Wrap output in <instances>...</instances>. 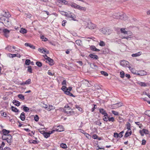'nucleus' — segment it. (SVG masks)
Returning a JSON list of instances; mask_svg holds the SVG:
<instances>
[{"label":"nucleus","instance_id":"41","mask_svg":"<svg viewBox=\"0 0 150 150\" xmlns=\"http://www.w3.org/2000/svg\"><path fill=\"white\" fill-rule=\"evenodd\" d=\"M81 41L80 40H77L76 41V44L78 45H80Z\"/></svg>","mask_w":150,"mask_h":150},{"label":"nucleus","instance_id":"26","mask_svg":"<svg viewBox=\"0 0 150 150\" xmlns=\"http://www.w3.org/2000/svg\"><path fill=\"white\" fill-rule=\"evenodd\" d=\"M13 103L15 105L17 106H19L20 105V103L18 101L16 100H13Z\"/></svg>","mask_w":150,"mask_h":150},{"label":"nucleus","instance_id":"36","mask_svg":"<svg viewBox=\"0 0 150 150\" xmlns=\"http://www.w3.org/2000/svg\"><path fill=\"white\" fill-rule=\"evenodd\" d=\"M24 15L25 17L28 18H30L32 16L30 14L28 13H25Z\"/></svg>","mask_w":150,"mask_h":150},{"label":"nucleus","instance_id":"22","mask_svg":"<svg viewBox=\"0 0 150 150\" xmlns=\"http://www.w3.org/2000/svg\"><path fill=\"white\" fill-rule=\"evenodd\" d=\"M104 93L106 97L105 99V100H104V103L107 102L108 100V93L106 91H105L104 92Z\"/></svg>","mask_w":150,"mask_h":150},{"label":"nucleus","instance_id":"20","mask_svg":"<svg viewBox=\"0 0 150 150\" xmlns=\"http://www.w3.org/2000/svg\"><path fill=\"white\" fill-rule=\"evenodd\" d=\"M69 6H71L72 7L76 8L78 5L74 3H70L68 4Z\"/></svg>","mask_w":150,"mask_h":150},{"label":"nucleus","instance_id":"6","mask_svg":"<svg viewBox=\"0 0 150 150\" xmlns=\"http://www.w3.org/2000/svg\"><path fill=\"white\" fill-rule=\"evenodd\" d=\"M55 129V131H57V132H60L62 131L63 130V127L62 125H59L57 126L56 127H54Z\"/></svg>","mask_w":150,"mask_h":150},{"label":"nucleus","instance_id":"4","mask_svg":"<svg viewBox=\"0 0 150 150\" xmlns=\"http://www.w3.org/2000/svg\"><path fill=\"white\" fill-rule=\"evenodd\" d=\"M2 138L3 140H6L8 144L11 143L12 142V137L10 134H8L5 136H2Z\"/></svg>","mask_w":150,"mask_h":150},{"label":"nucleus","instance_id":"42","mask_svg":"<svg viewBox=\"0 0 150 150\" xmlns=\"http://www.w3.org/2000/svg\"><path fill=\"white\" fill-rule=\"evenodd\" d=\"M109 52V50L107 48H105V50H104V54L108 53Z\"/></svg>","mask_w":150,"mask_h":150},{"label":"nucleus","instance_id":"47","mask_svg":"<svg viewBox=\"0 0 150 150\" xmlns=\"http://www.w3.org/2000/svg\"><path fill=\"white\" fill-rule=\"evenodd\" d=\"M9 57H10L13 58V57H16V54H9Z\"/></svg>","mask_w":150,"mask_h":150},{"label":"nucleus","instance_id":"35","mask_svg":"<svg viewBox=\"0 0 150 150\" xmlns=\"http://www.w3.org/2000/svg\"><path fill=\"white\" fill-rule=\"evenodd\" d=\"M28 71L30 73H32V67L30 66H28Z\"/></svg>","mask_w":150,"mask_h":150},{"label":"nucleus","instance_id":"45","mask_svg":"<svg viewBox=\"0 0 150 150\" xmlns=\"http://www.w3.org/2000/svg\"><path fill=\"white\" fill-rule=\"evenodd\" d=\"M112 112L114 115H119V113L116 111L112 110Z\"/></svg>","mask_w":150,"mask_h":150},{"label":"nucleus","instance_id":"12","mask_svg":"<svg viewBox=\"0 0 150 150\" xmlns=\"http://www.w3.org/2000/svg\"><path fill=\"white\" fill-rule=\"evenodd\" d=\"M121 32L122 33H124V34H129V36H131L132 35V33L130 31H126L125 30V28H121L120 29Z\"/></svg>","mask_w":150,"mask_h":150},{"label":"nucleus","instance_id":"51","mask_svg":"<svg viewBox=\"0 0 150 150\" xmlns=\"http://www.w3.org/2000/svg\"><path fill=\"white\" fill-rule=\"evenodd\" d=\"M49 105V107H50V109H49V110H50V111L54 109L55 108V107L54 106H53L52 105Z\"/></svg>","mask_w":150,"mask_h":150},{"label":"nucleus","instance_id":"54","mask_svg":"<svg viewBox=\"0 0 150 150\" xmlns=\"http://www.w3.org/2000/svg\"><path fill=\"white\" fill-rule=\"evenodd\" d=\"M67 22V21L66 20L63 21L62 22V25L63 26H65Z\"/></svg>","mask_w":150,"mask_h":150},{"label":"nucleus","instance_id":"19","mask_svg":"<svg viewBox=\"0 0 150 150\" xmlns=\"http://www.w3.org/2000/svg\"><path fill=\"white\" fill-rule=\"evenodd\" d=\"M20 117L21 120L23 121L25 120V113L23 112L21 113L20 115Z\"/></svg>","mask_w":150,"mask_h":150},{"label":"nucleus","instance_id":"57","mask_svg":"<svg viewBox=\"0 0 150 150\" xmlns=\"http://www.w3.org/2000/svg\"><path fill=\"white\" fill-rule=\"evenodd\" d=\"M31 143L34 144H37L38 143V142L37 141L35 140H33L32 141V142Z\"/></svg>","mask_w":150,"mask_h":150},{"label":"nucleus","instance_id":"3","mask_svg":"<svg viewBox=\"0 0 150 150\" xmlns=\"http://www.w3.org/2000/svg\"><path fill=\"white\" fill-rule=\"evenodd\" d=\"M64 15L68 18H71V20L74 21H76L75 19L76 18V16L72 13L68 11L67 12H64Z\"/></svg>","mask_w":150,"mask_h":150},{"label":"nucleus","instance_id":"46","mask_svg":"<svg viewBox=\"0 0 150 150\" xmlns=\"http://www.w3.org/2000/svg\"><path fill=\"white\" fill-rule=\"evenodd\" d=\"M38 50L42 53H43V52H46V50H44L43 48H39Z\"/></svg>","mask_w":150,"mask_h":150},{"label":"nucleus","instance_id":"13","mask_svg":"<svg viewBox=\"0 0 150 150\" xmlns=\"http://www.w3.org/2000/svg\"><path fill=\"white\" fill-rule=\"evenodd\" d=\"M137 83L141 87H146L147 86L148 84L144 82L139 81L137 82Z\"/></svg>","mask_w":150,"mask_h":150},{"label":"nucleus","instance_id":"16","mask_svg":"<svg viewBox=\"0 0 150 150\" xmlns=\"http://www.w3.org/2000/svg\"><path fill=\"white\" fill-rule=\"evenodd\" d=\"M2 132L4 134L3 136H5L8 135V134L10 132V131L9 130H6L5 129H3L2 130Z\"/></svg>","mask_w":150,"mask_h":150},{"label":"nucleus","instance_id":"62","mask_svg":"<svg viewBox=\"0 0 150 150\" xmlns=\"http://www.w3.org/2000/svg\"><path fill=\"white\" fill-rule=\"evenodd\" d=\"M114 136L115 137L118 138V134L117 133H115Z\"/></svg>","mask_w":150,"mask_h":150},{"label":"nucleus","instance_id":"40","mask_svg":"<svg viewBox=\"0 0 150 150\" xmlns=\"http://www.w3.org/2000/svg\"><path fill=\"white\" fill-rule=\"evenodd\" d=\"M30 63V59H26L25 61V64L27 65H29Z\"/></svg>","mask_w":150,"mask_h":150},{"label":"nucleus","instance_id":"31","mask_svg":"<svg viewBox=\"0 0 150 150\" xmlns=\"http://www.w3.org/2000/svg\"><path fill=\"white\" fill-rule=\"evenodd\" d=\"M18 97L21 100H24L25 99L24 96L22 94H18Z\"/></svg>","mask_w":150,"mask_h":150},{"label":"nucleus","instance_id":"50","mask_svg":"<svg viewBox=\"0 0 150 150\" xmlns=\"http://www.w3.org/2000/svg\"><path fill=\"white\" fill-rule=\"evenodd\" d=\"M76 108H77L79 111H82V108L80 107L79 105H76Z\"/></svg>","mask_w":150,"mask_h":150},{"label":"nucleus","instance_id":"33","mask_svg":"<svg viewBox=\"0 0 150 150\" xmlns=\"http://www.w3.org/2000/svg\"><path fill=\"white\" fill-rule=\"evenodd\" d=\"M22 107H23V109L24 111L27 112L29 111V108L28 107L24 105H23Z\"/></svg>","mask_w":150,"mask_h":150},{"label":"nucleus","instance_id":"28","mask_svg":"<svg viewBox=\"0 0 150 150\" xmlns=\"http://www.w3.org/2000/svg\"><path fill=\"white\" fill-rule=\"evenodd\" d=\"M129 131H127L126 132L125 135V137H128L132 133V131L131 130Z\"/></svg>","mask_w":150,"mask_h":150},{"label":"nucleus","instance_id":"63","mask_svg":"<svg viewBox=\"0 0 150 150\" xmlns=\"http://www.w3.org/2000/svg\"><path fill=\"white\" fill-rule=\"evenodd\" d=\"M47 74L50 75L51 76H53L54 75V74L52 73L49 70L47 72Z\"/></svg>","mask_w":150,"mask_h":150},{"label":"nucleus","instance_id":"11","mask_svg":"<svg viewBox=\"0 0 150 150\" xmlns=\"http://www.w3.org/2000/svg\"><path fill=\"white\" fill-rule=\"evenodd\" d=\"M122 103H118L112 105L111 107L113 109H115L120 107L122 105Z\"/></svg>","mask_w":150,"mask_h":150},{"label":"nucleus","instance_id":"55","mask_svg":"<svg viewBox=\"0 0 150 150\" xmlns=\"http://www.w3.org/2000/svg\"><path fill=\"white\" fill-rule=\"evenodd\" d=\"M132 72V73L134 74H136V73L135 72V71L133 69V68H130V69H129Z\"/></svg>","mask_w":150,"mask_h":150},{"label":"nucleus","instance_id":"23","mask_svg":"<svg viewBox=\"0 0 150 150\" xmlns=\"http://www.w3.org/2000/svg\"><path fill=\"white\" fill-rule=\"evenodd\" d=\"M64 93L66 95H69L70 96L74 97H75V96L72 93H70V91H65Z\"/></svg>","mask_w":150,"mask_h":150},{"label":"nucleus","instance_id":"38","mask_svg":"<svg viewBox=\"0 0 150 150\" xmlns=\"http://www.w3.org/2000/svg\"><path fill=\"white\" fill-rule=\"evenodd\" d=\"M31 79H29L28 80H26L25 82V84H29L31 83Z\"/></svg>","mask_w":150,"mask_h":150},{"label":"nucleus","instance_id":"14","mask_svg":"<svg viewBox=\"0 0 150 150\" xmlns=\"http://www.w3.org/2000/svg\"><path fill=\"white\" fill-rule=\"evenodd\" d=\"M146 72L144 70H141L139 72V73L137 74V75L140 76H144L146 74Z\"/></svg>","mask_w":150,"mask_h":150},{"label":"nucleus","instance_id":"59","mask_svg":"<svg viewBox=\"0 0 150 150\" xmlns=\"http://www.w3.org/2000/svg\"><path fill=\"white\" fill-rule=\"evenodd\" d=\"M92 138L93 139H97L98 138V136L96 134H94L93 135Z\"/></svg>","mask_w":150,"mask_h":150},{"label":"nucleus","instance_id":"27","mask_svg":"<svg viewBox=\"0 0 150 150\" xmlns=\"http://www.w3.org/2000/svg\"><path fill=\"white\" fill-rule=\"evenodd\" d=\"M11 109L13 111L15 112H18L19 111V110L17 108L14 107L13 106H12L11 107Z\"/></svg>","mask_w":150,"mask_h":150},{"label":"nucleus","instance_id":"2","mask_svg":"<svg viewBox=\"0 0 150 150\" xmlns=\"http://www.w3.org/2000/svg\"><path fill=\"white\" fill-rule=\"evenodd\" d=\"M63 111L68 116L73 115L74 112V111L68 105H66L63 109Z\"/></svg>","mask_w":150,"mask_h":150},{"label":"nucleus","instance_id":"43","mask_svg":"<svg viewBox=\"0 0 150 150\" xmlns=\"http://www.w3.org/2000/svg\"><path fill=\"white\" fill-rule=\"evenodd\" d=\"M61 89L65 92V91H68L67 89V87L65 86H63L61 88Z\"/></svg>","mask_w":150,"mask_h":150},{"label":"nucleus","instance_id":"32","mask_svg":"<svg viewBox=\"0 0 150 150\" xmlns=\"http://www.w3.org/2000/svg\"><path fill=\"white\" fill-rule=\"evenodd\" d=\"M77 9H78L80 10H84L85 11L86 10V8L84 7H83L79 5L77 6V7L76 8Z\"/></svg>","mask_w":150,"mask_h":150},{"label":"nucleus","instance_id":"60","mask_svg":"<svg viewBox=\"0 0 150 150\" xmlns=\"http://www.w3.org/2000/svg\"><path fill=\"white\" fill-rule=\"evenodd\" d=\"M146 141L145 139H143L142 141V145H144L146 143Z\"/></svg>","mask_w":150,"mask_h":150},{"label":"nucleus","instance_id":"24","mask_svg":"<svg viewBox=\"0 0 150 150\" xmlns=\"http://www.w3.org/2000/svg\"><path fill=\"white\" fill-rule=\"evenodd\" d=\"M5 49L7 50L9 52H13L14 51V50L12 49V47L10 45L8 46L5 48Z\"/></svg>","mask_w":150,"mask_h":150},{"label":"nucleus","instance_id":"10","mask_svg":"<svg viewBox=\"0 0 150 150\" xmlns=\"http://www.w3.org/2000/svg\"><path fill=\"white\" fill-rule=\"evenodd\" d=\"M47 58V59L45 61V62L48 63L50 64V65L51 66L53 65L54 64L53 60L50 58V57Z\"/></svg>","mask_w":150,"mask_h":150},{"label":"nucleus","instance_id":"39","mask_svg":"<svg viewBox=\"0 0 150 150\" xmlns=\"http://www.w3.org/2000/svg\"><path fill=\"white\" fill-rule=\"evenodd\" d=\"M108 120V121L109 122L111 121L112 122H113L115 121L114 118L112 117H109V118Z\"/></svg>","mask_w":150,"mask_h":150},{"label":"nucleus","instance_id":"64","mask_svg":"<svg viewBox=\"0 0 150 150\" xmlns=\"http://www.w3.org/2000/svg\"><path fill=\"white\" fill-rule=\"evenodd\" d=\"M62 84L63 85L66 86V81L65 80H64L62 83Z\"/></svg>","mask_w":150,"mask_h":150},{"label":"nucleus","instance_id":"56","mask_svg":"<svg viewBox=\"0 0 150 150\" xmlns=\"http://www.w3.org/2000/svg\"><path fill=\"white\" fill-rule=\"evenodd\" d=\"M109 117L107 113L104 110V117Z\"/></svg>","mask_w":150,"mask_h":150},{"label":"nucleus","instance_id":"25","mask_svg":"<svg viewBox=\"0 0 150 150\" xmlns=\"http://www.w3.org/2000/svg\"><path fill=\"white\" fill-rule=\"evenodd\" d=\"M90 49L91 50H93V51H100L99 50L96 48L95 46L94 45H91L90 47Z\"/></svg>","mask_w":150,"mask_h":150},{"label":"nucleus","instance_id":"48","mask_svg":"<svg viewBox=\"0 0 150 150\" xmlns=\"http://www.w3.org/2000/svg\"><path fill=\"white\" fill-rule=\"evenodd\" d=\"M84 134H85L86 137L88 139H90L91 138V136L88 134L85 133Z\"/></svg>","mask_w":150,"mask_h":150},{"label":"nucleus","instance_id":"49","mask_svg":"<svg viewBox=\"0 0 150 150\" xmlns=\"http://www.w3.org/2000/svg\"><path fill=\"white\" fill-rule=\"evenodd\" d=\"M44 108H45L48 111H50V110H49V109H50L49 107V105L47 106L46 105H45L43 107Z\"/></svg>","mask_w":150,"mask_h":150},{"label":"nucleus","instance_id":"37","mask_svg":"<svg viewBox=\"0 0 150 150\" xmlns=\"http://www.w3.org/2000/svg\"><path fill=\"white\" fill-rule=\"evenodd\" d=\"M36 64L39 67L42 66V63L40 62H37L36 63Z\"/></svg>","mask_w":150,"mask_h":150},{"label":"nucleus","instance_id":"8","mask_svg":"<svg viewBox=\"0 0 150 150\" xmlns=\"http://www.w3.org/2000/svg\"><path fill=\"white\" fill-rule=\"evenodd\" d=\"M55 132V130H53L51 131H50L49 132H44L43 134V135L45 138H47L50 136V134H52Z\"/></svg>","mask_w":150,"mask_h":150},{"label":"nucleus","instance_id":"53","mask_svg":"<svg viewBox=\"0 0 150 150\" xmlns=\"http://www.w3.org/2000/svg\"><path fill=\"white\" fill-rule=\"evenodd\" d=\"M34 120L35 121L37 122L39 120V117L37 115H36L34 117Z\"/></svg>","mask_w":150,"mask_h":150},{"label":"nucleus","instance_id":"1","mask_svg":"<svg viewBox=\"0 0 150 150\" xmlns=\"http://www.w3.org/2000/svg\"><path fill=\"white\" fill-rule=\"evenodd\" d=\"M11 16V15L7 11H4L0 15V22L3 23L6 26H9L11 23V21L9 18Z\"/></svg>","mask_w":150,"mask_h":150},{"label":"nucleus","instance_id":"9","mask_svg":"<svg viewBox=\"0 0 150 150\" xmlns=\"http://www.w3.org/2000/svg\"><path fill=\"white\" fill-rule=\"evenodd\" d=\"M3 31L4 35L6 38L9 36V35L10 33V30L6 29H4L2 30L1 32Z\"/></svg>","mask_w":150,"mask_h":150},{"label":"nucleus","instance_id":"30","mask_svg":"<svg viewBox=\"0 0 150 150\" xmlns=\"http://www.w3.org/2000/svg\"><path fill=\"white\" fill-rule=\"evenodd\" d=\"M126 125L127 129L128 130V131L129 130H131V126L130 123L129 122H127Z\"/></svg>","mask_w":150,"mask_h":150},{"label":"nucleus","instance_id":"18","mask_svg":"<svg viewBox=\"0 0 150 150\" xmlns=\"http://www.w3.org/2000/svg\"><path fill=\"white\" fill-rule=\"evenodd\" d=\"M25 45L27 47H29L30 48H31L32 49H35V47L33 45H32L28 43H26L25 44Z\"/></svg>","mask_w":150,"mask_h":150},{"label":"nucleus","instance_id":"52","mask_svg":"<svg viewBox=\"0 0 150 150\" xmlns=\"http://www.w3.org/2000/svg\"><path fill=\"white\" fill-rule=\"evenodd\" d=\"M1 115L2 116H4L5 117H6V112H4L3 111H1Z\"/></svg>","mask_w":150,"mask_h":150},{"label":"nucleus","instance_id":"5","mask_svg":"<svg viewBox=\"0 0 150 150\" xmlns=\"http://www.w3.org/2000/svg\"><path fill=\"white\" fill-rule=\"evenodd\" d=\"M120 64L124 67H127L129 68V69H130L131 67L129 65V62L125 60L121 61L120 62Z\"/></svg>","mask_w":150,"mask_h":150},{"label":"nucleus","instance_id":"61","mask_svg":"<svg viewBox=\"0 0 150 150\" xmlns=\"http://www.w3.org/2000/svg\"><path fill=\"white\" fill-rule=\"evenodd\" d=\"M142 130L144 134L145 133V134H147L148 133V131L147 130L143 129Z\"/></svg>","mask_w":150,"mask_h":150},{"label":"nucleus","instance_id":"58","mask_svg":"<svg viewBox=\"0 0 150 150\" xmlns=\"http://www.w3.org/2000/svg\"><path fill=\"white\" fill-rule=\"evenodd\" d=\"M109 117H104V121H108V120L109 118Z\"/></svg>","mask_w":150,"mask_h":150},{"label":"nucleus","instance_id":"17","mask_svg":"<svg viewBox=\"0 0 150 150\" xmlns=\"http://www.w3.org/2000/svg\"><path fill=\"white\" fill-rule=\"evenodd\" d=\"M142 54V52H139L135 54H132V56L133 57H135L140 56Z\"/></svg>","mask_w":150,"mask_h":150},{"label":"nucleus","instance_id":"29","mask_svg":"<svg viewBox=\"0 0 150 150\" xmlns=\"http://www.w3.org/2000/svg\"><path fill=\"white\" fill-rule=\"evenodd\" d=\"M20 31L21 33L23 34H24L26 33L27 30L23 28H21Z\"/></svg>","mask_w":150,"mask_h":150},{"label":"nucleus","instance_id":"44","mask_svg":"<svg viewBox=\"0 0 150 150\" xmlns=\"http://www.w3.org/2000/svg\"><path fill=\"white\" fill-rule=\"evenodd\" d=\"M120 77L122 78H123L124 77L125 73L123 71H122L120 72Z\"/></svg>","mask_w":150,"mask_h":150},{"label":"nucleus","instance_id":"21","mask_svg":"<svg viewBox=\"0 0 150 150\" xmlns=\"http://www.w3.org/2000/svg\"><path fill=\"white\" fill-rule=\"evenodd\" d=\"M89 56L93 59H96L98 58V56L97 55L91 54H90L89 55Z\"/></svg>","mask_w":150,"mask_h":150},{"label":"nucleus","instance_id":"7","mask_svg":"<svg viewBox=\"0 0 150 150\" xmlns=\"http://www.w3.org/2000/svg\"><path fill=\"white\" fill-rule=\"evenodd\" d=\"M87 27H88L90 29H93L96 28V25L95 24L90 22L87 23Z\"/></svg>","mask_w":150,"mask_h":150},{"label":"nucleus","instance_id":"34","mask_svg":"<svg viewBox=\"0 0 150 150\" xmlns=\"http://www.w3.org/2000/svg\"><path fill=\"white\" fill-rule=\"evenodd\" d=\"M60 147L63 149H66L67 147L66 144L64 143H62L60 145Z\"/></svg>","mask_w":150,"mask_h":150},{"label":"nucleus","instance_id":"15","mask_svg":"<svg viewBox=\"0 0 150 150\" xmlns=\"http://www.w3.org/2000/svg\"><path fill=\"white\" fill-rule=\"evenodd\" d=\"M111 32V30L108 29H105V30H104V34H105L106 35H109Z\"/></svg>","mask_w":150,"mask_h":150}]
</instances>
